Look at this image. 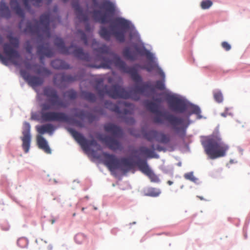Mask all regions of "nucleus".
Instances as JSON below:
<instances>
[{
    "label": "nucleus",
    "instance_id": "46",
    "mask_svg": "<svg viewBox=\"0 0 250 250\" xmlns=\"http://www.w3.org/2000/svg\"><path fill=\"white\" fill-rule=\"evenodd\" d=\"M26 50L28 53H31L32 50V47L29 43L27 42L26 46Z\"/></svg>",
    "mask_w": 250,
    "mask_h": 250
},
{
    "label": "nucleus",
    "instance_id": "38",
    "mask_svg": "<svg viewBox=\"0 0 250 250\" xmlns=\"http://www.w3.org/2000/svg\"><path fill=\"white\" fill-rule=\"evenodd\" d=\"M155 87L160 90H164L165 89L164 80L157 81L155 83Z\"/></svg>",
    "mask_w": 250,
    "mask_h": 250
},
{
    "label": "nucleus",
    "instance_id": "29",
    "mask_svg": "<svg viewBox=\"0 0 250 250\" xmlns=\"http://www.w3.org/2000/svg\"><path fill=\"white\" fill-rule=\"evenodd\" d=\"M82 96L85 100L90 102H94L96 100V95L89 92L83 91L82 93Z\"/></svg>",
    "mask_w": 250,
    "mask_h": 250
},
{
    "label": "nucleus",
    "instance_id": "32",
    "mask_svg": "<svg viewBox=\"0 0 250 250\" xmlns=\"http://www.w3.org/2000/svg\"><path fill=\"white\" fill-rule=\"evenodd\" d=\"M161 191L159 189L155 188H151L148 190L146 195L151 197H157L159 195Z\"/></svg>",
    "mask_w": 250,
    "mask_h": 250
},
{
    "label": "nucleus",
    "instance_id": "7",
    "mask_svg": "<svg viewBox=\"0 0 250 250\" xmlns=\"http://www.w3.org/2000/svg\"><path fill=\"white\" fill-rule=\"evenodd\" d=\"M94 7L105 10L104 13H101L99 10H94L93 12V17L97 21L101 23H106L109 22L110 18L116 12L115 4L109 0H104L99 4L97 0H91Z\"/></svg>",
    "mask_w": 250,
    "mask_h": 250
},
{
    "label": "nucleus",
    "instance_id": "57",
    "mask_svg": "<svg viewBox=\"0 0 250 250\" xmlns=\"http://www.w3.org/2000/svg\"><path fill=\"white\" fill-rule=\"evenodd\" d=\"M197 197H198V198H199L201 200H204V198H203V197L198 196H197Z\"/></svg>",
    "mask_w": 250,
    "mask_h": 250
},
{
    "label": "nucleus",
    "instance_id": "21",
    "mask_svg": "<svg viewBox=\"0 0 250 250\" xmlns=\"http://www.w3.org/2000/svg\"><path fill=\"white\" fill-rule=\"evenodd\" d=\"M0 16L6 19H9L12 17V12L4 0L0 2Z\"/></svg>",
    "mask_w": 250,
    "mask_h": 250
},
{
    "label": "nucleus",
    "instance_id": "60",
    "mask_svg": "<svg viewBox=\"0 0 250 250\" xmlns=\"http://www.w3.org/2000/svg\"><path fill=\"white\" fill-rule=\"evenodd\" d=\"M19 28H21V25H19Z\"/></svg>",
    "mask_w": 250,
    "mask_h": 250
},
{
    "label": "nucleus",
    "instance_id": "16",
    "mask_svg": "<svg viewBox=\"0 0 250 250\" xmlns=\"http://www.w3.org/2000/svg\"><path fill=\"white\" fill-rule=\"evenodd\" d=\"M79 80L77 75L72 76L64 73L56 74L54 76L53 82L54 84L61 87L63 83H69Z\"/></svg>",
    "mask_w": 250,
    "mask_h": 250
},
{
    "label": "nucleus",
    "instance_id": "41",
    "mask_svg": "<svg viewBox=\"0 0 250 250\" xmlns=\"http://www.w3.org/2000/svg\"><path fill=\"white\" fill-rule=\"evenodd\" d=\"M222 47L226 51H229L231 49L230 45L226 42H222Z\"/></svg>",
    "mask_w": 250,
    "mask_h": 250
},
{
    "label": "nucleus",
    "instance_id": "19",
    "mask_svg": "<svg viewBox=\"0 0 250 250\" xmlns=\"http://www.w3.org/2000/svg\"><path fill=\"white\" fill-rule=\"evenodd\" d=\"M72 6L74 9L77 19L80 21L87 22L88 21V16L86 14L83 12L78 0L73 1Z\"/></svg>",
    "mask_w": 250,
    "mask_h": 250
},
{
    "label": "nucleus",
    "instance_id": "25",
    "mask_svg": "<svg viewBox=\"0 0 250 250\" xmlns=\"http://www.w3.org/2000/svg\"><path fill=\"white\" fill-rule=\"evenodd\" d=\"M104 128L105 131L110 132L113 134L114 135L118 136L121 134L122 130L121 128L112 124H107L104 126Z\"/></svg>",
    "mask_w": 250,
    "mask_h": 250
},
{
    "label": "nucleus",
    "instance_id": "56",
    "mask_svg": "<svg viewBox=\"0 0 250 250\" xmlns=\"http://www.w3.org/2000/svg\"><path fill=\"white\" fill-rule=\"evenodd\" d=\"M221 116L225 117H226V113H221Z\"/></svg>",
    "mask_w": 250,
    "mask_h": 250
},
{
    "label": "nucleus",
    "instance_id": "2",
    "mask_svg": "<svg viewBox=\"0 0 250 250\" xmlns=\"http://www.w3.org/2000/svg\"><path fill=\"white\" fill-rule=\"evenodd\" d=\"M49 23V14L44 13L40 16L39 21L34 19L32 21H28L23 31L25 33L37 35L39 42L43 43L37 47V54L41 61L45 57L51 58L54 54L53 49L46 42V40L51 36Z\"/></svg>",
    "mask_w": 250,
    "mask_h": 250
},
{
    "label": "nucleus",
    "instance_id": "37",
    "mask_svg": "<svg viewBox=\"0 0 250 250\" xmlns=\"http://www.w3.org/2000/svg\"><path fill=\"white\" fill-rule=\"evenodd\" d=\"M36 73L37 74H44V75H49L51 74V71L48 70V69H47L45 67H41L39 68H38L37 70H36Z\"/></svg>",
    "mask_w": 250,
    "mask_h": 250
},
{
    "label": "nucleus",
    "instance_id": "50",
    "mask_svg": "<svg viewBox=\"0 0 250 250\" xmlns=\"http://www.w3.org/2000/svg\"><path fill=\"white\" fill-rule=\"evenodd\" d=\"M3 42V39L2 37L0 35V45H1Z\"/></svg>",
    "mask_w": 250,
    "mask_h": 250
},
{
    "label": "nucleus",
    "instance_id": "10",
    "mask_svg": "<svg viewBox=\"0 0 250 250\" xmlns=\"http://www.w3.org/2000/svg\"><path fill=\"white\" fill-rule=\"evenodd\" d=\"M134 48L136 50L131 51L129 47H125L123 51V55L126 60L134 61L138 59V54L141 56H145L147 59L150 62H152L154 59L153 54L144 46L139 47L137 45H134Z\"/></svg>",
    "mask_w": 250,
    "mask_h": 250
},
{
    "label": "nucleus",
    "instance_id": "14",
    "mask_svg": "<svg viewBox=\"0 0 250 250\" xmlns=\"http://www.w3.org/2000/svg\"><path fill=\"white\" fill-rule=\"evenodd\" d=\"M144 137L148 141L151 142L155 140L158 142L167 144L170 142V137L168 135L156 130H150L144 134Z\"/></svg>",
    "mask_w": 250,
    "mask_h": 250
},
{
    "label": "nucleus",
    "instance_id": "3",
    "mask_svg": "<svg viewBox=\"0 0 250 250\" xmlns=\"http://www.w3.org/2000/svg\"><path fill=\"white\" fill-rule=\"evenodd\" d=\"M43 95L50 99L48 102L42 103L40 105V114L42 119L46 122H67L69 120V118L66 113L62 112L47 111L55 107L66 108L69 105L68 103L60 98L57 90L49 86L43 88Z\"/></svg>",
    "mask_w": 250,
    "mask_h": 250
},
{
    "label": "nucleus",
    "instance_id": "49",
    "mask_svg": "<svg viewBox=\"0 0 250 250\" xmlns=\"http://www.w3.org/2000/svg\"><path fill=\"white\" fill-rule=\"evenodd\" d=\"M22 241H24L25 242V240L24 239H22V238H21V239H19L18 240V242H17V243L19 245H20V243Z\"/></svg>",
    "mask_w": 250,
    "mask_h": 250
},
{
    "label": "nucleus",
    "instance_id": "18",
    "mask_svg": "<svg viewBox=\"0 0 250 250\" xmlns=\"http://www.w3.org/2000/svg\"><path fill=\"white\" fill-rule=\"evenodd\" d=\"M102 141L104 143L109 149L115 151L122 150L123 147L121 144L112 136H105L101 138Z\"/></svg>",
    "mask_w": 250,
    "mask_h": 250
},
{
    "label": "nucleus",
    "instance_id": "58",
    "mask_svg": "<svg viewBox=\"0 0 250 250\" xmlns=\"http://www.w3.org/2000/svg\"><path fill=\"white\" fill-rule=\"evenodd\" d=\"M75 215H76V213H73V216H75Z\"/></svg>",
    "mask_w": 250,
    "mask_h": 250
},
{
    "label": "nucleus",
    "instance_id": "24",
    "mask_svg": "<svg viewBox=\"0 0 250 250\" xmlns=\"http://www.w3.org/2000/svg\"><path fill=\"white\" fill-rule=\"evenodd\" d=\"M51 65L54 68L56 69H68L70 68L68 63L60 59L52 61L51 62Z\"/></svg>",
    "mask_w": 250,
    "mask_h": 250
},
{
    "label": "nucleus",
    "instance_id": "47",
    "mask_svg": "<svg viewBox=\"0 0 250 250\" xmlns=\"http://www.w3.org/2000/svg\"><path fill=\"white\" fill-rule=\"evenodd\" d=\"M85 31L86 32H90V31L91 28H90V26L89 23H86L85 26Z\"/></svg>",
    "mask_w": 250,
    "mask_h": 250
},
{
    "label": "nucleus",
    "instance_id": "23",
    "mask_svg": "<svg viewBox=\"0 0 250 250\" xmlns=\"http://www.w3.org/2000/svg\"><path fill=\"white\" fill-rule=\"evenodd\" d=\"M37 141L38 147L40 149L43 150L47 154L51 153V150L48 146L47 141L42 136H37Z\"/></svg>",
    "mask_w": 250,
    "mask_h": 250
},
{
    "label": "nucleus",
    "instance_id": "55",
    "mask_svg": "<svg viewBox=\"0 0 250 250\" xmlns=\"http://www.w3.org/2000/svg\"><path fill=\"white\" fill-rule=\"evenodd\" d=\"M160 75H161L162 77H163L164 78V77H165V74H164V73L162 71L160 73Z\"/></svg>",
    "mask_w": 250,
    "mask_h": 250
},
{
    "label": "nucleus",
    "instance_id": "6",
    "mask_svg": "<svg viewBox=\"0 0 250 250\" xmlns=\"http://www.w3.org/2000/svg\"><path fill=\"white\" fill-rule=\"evenodd\" d=\"M115 26L121 28L120 31H116L112 28V32H110L106 27H101L99 32L101 38L106 41H109L112 35L120 42L125 41V34L130 27V23L127 20L122 18H116L114 20Z\"/></svg>",
    "mask_w": 250,
    "mask_h": 250
},
{
    "label": "nucleus",
    "instance_id": "28",
    "mask_svg": "<svg viewBox=\"0 0 250 250\" xmlns=\"http://www.w3.org/2000/svg\"><path fill=\"white\" fill-rule=\"evenodd\" d=\"M22 141V146L25 153H27L29 151L30 142H31V136H24L21 138Z\"/></svg>",
    "mask_w": 250,
    "mask_h": 250
},
{
    "label": "nucleus",
    "instance_id": "42",
    "mask_svg": "<svg viewBox=\"0 0 250 250\" xmlns=\"http://www.w3.org/2000/svg\"><path fill=\"white\" fill-rule=\"evenodd\" d=\"M24 7L28 10H29L31 8L29 4V0H22Z\"/></svg>",
    "mask_w": 250,
    "mask_h": 250
},
{
    "label": "nucleus",
    "instance_id": "52",
    "mask_svg": "<svg viewBox=\"0 0 250 250\" xmlns=\"http://www.w3.org/2000/svg\"><path fill=\"white\" fill-rule=\"evenodd\" d=\"M154 101L155 102L160 103L161 102V99L159 98H156V99H154Z\"/></svg>",
    "mask_w": 250,
    "mask_h": 250
},
{
    "label": "nucleus",
    "instance_id": "27",
    "mask_svg": "<svg viewBox=\"0 0 250 250\" xmlns=\"http://www.w3.org/2000/svg\"><path fill=\"white\" fill-rule=\"evenodd\" d=\"M145 105L151 112L162 115V112L158 110V106L155 102L146 101L145 102Z\"/></svg>",
    "mask_w": 250,
    "mask_h": 250
},
{
    "label": "nucleus",
    "instance_id": "39",
    "mask_svg": "<svg viewBox=\"0 0 250 250\" xmlns=\"http://www.w3.org/2000/svg\"><path fill=\"white\" fill-rule=\"evenodd\" d=\"M184 177L186 179L189 180L193 182H195L197 180V179L193 175V172H189L186 173L184 175Z\"/></svg>",
    "mask_w": 250,
    "mask_h": 250
},
{
    "label": "nucleus",
    "instance_id": "13",
    "mask_svg": "<svg viewBox=\"0 0 250 250\" xmlns=\"http://www.w3.org/2000/svg\"><path fill=\"white\" fill-rule=\"evenodd\" d=\"M167 102L169 109L174 112L182 113L188 109L186 102L174 96H169L167 99Z\"/></svg>",
    "mask_w": 250,
    "mask_h": 250
},
{
    "label": "nucleus",
    "instance_id": "54",
    "mask_svg": "<svg viewBox=\"0 0 250 250\" xmlns=\"http://www.w3.org/2000/svg\"><path fill=\"white\" fill-rule=\"evenodd\" d=\"M55 219H52L50 220V222H51V223L52 224H53L55 222Z\"/></svg>",
    "mask_w": 250,
    "mask_h": 250
},
{
    "label": "nucleus",
    "instance_id": "11",
    "mask_svg": "<svg viewBox=\"0 0 250 250\" xmlns=\"http://www.w3.org/2000/svg\"><path fill=\"white\" fill-rule=\"evenodd\" d=\"M105 107L118 114L126 115L132 113V104L125 101H119L114 104L109 101L104 102Z\"/></svg>",
    "mask_w": 250,
    "mask_h": 250
},
{
    "label": "nucleus",
    "instance_id": "9",
    "mask_svg": "<svg viewBox=\"0 0 250 250\" xmlns=\"http://www.w3.org/2000/svg\"><path fill=\"white\" fill-rule=\"evenodd\" d=\"M54 44L62 54H73L77 58L86 62H89L91 60L89 55L88 53H85L82 48L77 47L73 44L67 47L64 45V42L61 38H56Z\"/></svg>",
    "mask_w": 250,
    "mask_h": 250
},
{
    "label": "nucleus",
    "instance_id": "8",
    "mask_svg": "<svg viewBox=\"0 0 250 250\" xmlns=\"http://www.w3.org/2000/svg\"><path fill=\"white\" fill-rule=\"evenodd\" d=\"M103 155V163L111 171L119 169L126 172L133 168L132 162L127 158H122L119 159L115 155L106 152H104Z\"/></svg>",
    "mask_w": 250,
    "mask_h": 250
},
{
    "label": "nucleus",
    "instance_id": "1",
    "mask_svg": "<svg viewBox=\"0 0 250 250\" xmlns=\"http://www.w3.org/2000/svg\"><path fill=\"white\" fill-rule=\"evenodd\" d=\"M98 43L95 39L93 40L92 46L94 52L96 53V60L100 61L101 64L99 66L90 65V67L96 68L101 67L109 68L113 63L121 72L130 75L133 81L136 84L142 83L140 85H136L132 89L127 91L118 84H114L110 87L107 85H104L103 80L98 79L95 80L94 86L98 94L102 98H103L105 95H107L109 97L115 99L130 98L135 101L139 100L140 95L143 94L147 89L150 88L149 83H142V78L138 74L135 67L128 66L118 56L111 52L110 48L105 44L94 48V46Z\"/></svg>",
    "mask_w": 250,
    "mask_h": 250
},
{
    "label": "nucleus",
    "instance_id": "22",
    "mask_svg": "<svg viewBox=\"0 0 250 250\" xmlns=\"http://www.w3.org/2000/svg\"><path fill=\"white\" fill-rule=\"evenodd\" d=\"M9 4L12 9L15 12L16 15L21 18H24L25 13L24 10L20 6L18 0H10Z\"/></svg>",
    "mask_w": 250,
    "mask_h": 250
},
{
    "label": "nucleus",
    "instance_id": "17",
    "mask_svg": "<svg viewBox=\"0 0 250 250\" xmlns=\"http://www.w3.org/2000/svg\"><path fill=\"white\" fill-rule=\"evenodd\" d=\"M20 73L22 77L32 87L39 86L43 83V79L41 77L32 76L25 70H21Z\"/></svg>",
    "mask_w": 250,
    "mask_h": 250
},
{
    "label": "nucleus",
    "instance_id": "31",
    "mask_svg": "<svg viewBox=\"0 0 250 250\" xmlns=\"http://www.w3.org/2000/svg\"><path fill=\"white\" fill-rule=\"evenodd\" d=\"M64 95L70 100H74L77 98V93L73 89L67 90L64 93Z\"/></svg>",
    "mask_w": 250,
    "mask_h": 250
},
{
    "label": "nucleus",
    "instance_id": "40",
    "mask_svg": "<svg viewBox=\"0 0 250 250\" xmlns=\"http://www.w3.org/2000/svg\"><path fill=\"white\" fill-rule=\"evenodd\" d=\"M83 239V236L81 234H78L75 237V241L78 244H81Z\"/></svg>",
    "mask_w": 250,
    "mask_h": 250
},
{
    "label": "nucleus",
    "instance_id": "4",
    "mask_svg": "<svg viewBox=\"0 0 250 250\" xmlns=\"http://www.w3.org/2000/svg\"><path fill=\"white\" fill-rule=\"evenodd\" d=\"M189 112L186 119L176 116L173 114H168L167 119L171 125L172 129L182 139H184L186 135V130L190 124L189 117L194 114L198 116V119L201 118L200 115L201 110L200 108L193 104L188 106Z\"/></svg>",
    "mask_w": 250,
    "mask_h": 250
},
{
    "label": "nucleus",
    "instance_id": "12",
    "mask_svg": "<svg viewBox=\"0 0 250 250\" xmlns=\"http://www.w3.org/2000/svg\"><path fill=\"white\" fill-rule=\"evenodd\" d=\"M67 130L84 150H88L89 146H97L99 150L101 149V146L94 139L87 140L82 134L72 128H68Z\"/></svg>",
    "mask_w": 250,
    "mask_h": 250
},
{
    "label": "nucleus",
    "instance_id": "26",
    "mask_svg": "<svg viewBox=\"0 0 250 250\" xmlns=\"http://www.w3.org/2000/svg\"><path fill=\"white\" fill-rule=\"evenodd\" d=\"M36 129L37 131L41 134H43L45 133L52 134L54 130L53 125L50 124L37 126H36Z\"/></svg>",
    "mask_w": 250,
    "mask_h": 250
},
{
    "label": "nucleus",
    "instance_id": "36",
    "mask_svg": "<svg viewBox=\"0 0 250 250\" xmlns=\"http://www.w3.org/2000/svg\"><path fill=\"white\" fill-rule=\"evenodd\" d=\"M212 5V2L210 0H204L201 1L200 5L203 9H207Z\"/></svg>",
    "mask_w": 250,
    "mask_h": 250
},
{
    "label": "nucleus",
    "instance_id": "33",
    "mask_svg": "<svg viewBox=\"0 0 250 250\" xmlns=\"http://www.w3.org/2000/svg\"><path fill=\"white\" fill-rule=\"evenodd\" d=\"M213 97L216 102L218 103H222L223 101V96L220 91H216L213 92Z\"/></svg>",
    "mask_w": 250,
    "mask_h": 250
},
{
    "label": "nucleus",
    "instance_id": "34",
    "mask_svg": "<svg viewBox=\"0 0 250 250\" xmlns=\"http://www.w3.org/2000/svg\"><path fill=\"white\" fill-rule=\"evenodd\" d=\"M30 125L29 123L25 122L23 124L22 134L24 136H31L30 134Z\"/></svg>",
    "mask_w": 250,
    "mask_h": 250
},
{
    "label": "nucleus",
    "instance_id": "30",
    "mask_svg": "<svg viewBox=\"0 0 250 250\" xmlns=\"http://www.w3.org/2000/svg\"><path fill=\"white\" fill-rule=\"evenodd\" d=\"M156 116L154 117L153 119V121L155 123L157 124H162L163 123V120L162 119V117H164L165 118V119L168 122L167 120V117L169 114H167L165 113L162 112V115H161L159 113H156Z\"/></svg>",
    "mask_w": 250,
    "mask_h": 250
},
{
    "label": "nucleus",
    "instance_id": "61",
    "mask_svg": "<svg viewBox=\"0 0 250 250\" xmlns=\"http://www.w3.org/2000/svg\"><path fill=\"white\" fill-rule=\"evenodd\" d=\"M82 210H84V208H82Z\"/></svg>",
    "mask_w": 250,
    "mask_h": 250
},
{
    "label": "nucleus",
    "instance_id": "15",
    "mask_svg": "<svg viewBox=\"0 0 250 250\" xmlns=\"http://www.w3.org/2000/svg\"><path fill=\"white\" fill-rule=\"evenodd\" d=\"M136 164L140 170L149 177L151 182H159V178L149 168L146 160L139 159L137 161Z\"/></svg>",
    "mask_w": 250,
    "mask_h": 250
},
{
    "label": "nucleus",
    "instance_id": "5",
    "mask_svg": "<svg viewBox=\"0 0 250 250\" xmlns=\"http://www.w3.org/2000/svg\"><path fill=\"white\" fill-rule=\"evenodd\" d=\"M202 144L206 153L211 159L225 156L229 148L228 145L222 141L217 133L206 137Z\"/></svg>",
    "mask_w": 250,
    "mask_h": 250
},
{
    "label": "nucleus",
    "instance_id": "45",
    "mask_svg": "<svg viewBox=\"0 0 250 250\" xmlns=\"http://www.w3.org/2000/svg\"><path fill=\"white\" fill-rule=\"evenodd\" d=\"M156 150L158 151H165L166 149L163 147L161 146L160 145H157L156 147H154V150Z\"/></svg>",
    "mask_w": 250,
    "mask_h": 250
},
{
    "label": "nucleus",
    "instance_id": "53",
    "mask_svg": "<svg viewBox=\"0 0 250 250\" xmlns=\"http://www.w3.org/2000/svg\"><path fill=\"white\" fill-rule=\"evenodd\" d=\"M167 183L169 185H171L172 184H173V182H172L171 181H168L167 182Z\"/></svg>",
    "mask_w": 250,
    "mask_h": 250
},
{
    "label": "nucleus",
    "instance_id": "51",
    "mask_svg": "<svg viewBox=\"0 0 250 250\" xmlns=\"http://www.w3.org/2000/svg\"><path fill=\"white\" fill-rule=\"evenodd\" d=\"M47 0V1H48V4H49V3H50L51 2V1H52V0ZM62 0V1H63V2H67L68 0Z\"/></svg>",
    "mask_w": 250,
    "mask_h": 250
},
{
    "label": "nucleus",
    "instance_id": "59",
    "mask_svg": "<svg viewBox=\"0 0 250 250\" xmlns=\"http://www.w3.org/2000/svg\"><path fill=\"white\" fill-rule=\"evenodd\" d=\"M136 223L134 222H133L132 223V224H135Z\"/></svg>",
    "mask_w": 250,
    "mask_h": 250
},
{
    "label": "nucleus",
    "instance_id": "44",
    "mask_svg": "<svg viewBox=\"0 0 250 250\" xmlns=\"http://www.w3.org/2000/svg\"><path fill=\"white\" fill-rule=\"evenodd\" d=\"M42 0H31L33 2V4L35 6H40L41 3L42 2Z\"/></svg>",
    "mask_w": 250,
    "mask_h": 250
},
{
    "label": "nucleus",
    "instance_id": "43",
    "mask_svg": "<svg viewBox=\"0 0 250 250\" xmlns=\"http://www.w3.org/2000/svg\"><path fill=\"white\" fill-rule=\"evenodd\" d=\"M143 68L146 69L148 72H150L154 68V65L152 63H150L146 66L143 67Z\"/></svg>",
    "mask_w": 250,
    "mask_h": 250
},
{
    "label": "nucleus",
    "instance_id": "48",
    "mask_svg": "<svg viewBox=\"0 0 250 250\" xmlns=\"http://www.w3.org/2000/svg\"><path fill=\"white\" fill-rule=\"evenodd\" d=\"M126 122L129 124H133L134 123V120L133 118H130L126 120Z\"/></svg>",
    "mask_w": 250,
    "mask_h": 250
},
{
    "label": "nucleus",
    "instance_id": "20",
    "mask_svg": "<svg viewBox=\"0 0 250 250\" xmlns=\"http://www.w3.org/2000/svg\"><path fill=\"white\" fill-rule=\"evenodd\" d=\"M151 147L150 149L144 146H140L138 150L135 151V152L138 153L141 155H144L149 158L157 157V155L154 152V145H151Z\"/></svg>",
    "mask_w": 250,
    "mask_h": 250
},
{
    "label": "nucleus",
    "instance_id": "35",
    "mask_svg": "<svg viewBox=\"0 0 250 250\" xmlns=\"http://www.w3.org/2000/svg\"><path fill=\"white\" fill-rule=\"evenodd\" d=\"M77 34L83 42L84 45H87L88 44V41L85 33L82 30H79L77 31Z\"/></svg>",
    "mask_w": 250,
    "mask_h": 250
}]
</instances>
